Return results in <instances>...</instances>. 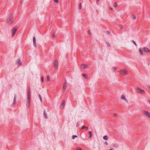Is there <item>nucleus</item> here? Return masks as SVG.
<instances>
[{"label": "nucleus", "mask_w": 150, "mask_h": 150, "mask_svg": "<svg viewBox=\"0 0 150 150\" xmlns=\"http://www.w3.org/2000/svg\"><path fill=\"white\" fill-rule=\"evenodd\" d=\"M76 150H82V149L79 147H78Z\"/></svg>", "instance_id": "obj_38"}, {"label": "nucleus", "mask_w": 150, "mask_h": 150, "mask_svg": "<svg viewBox=\"0 0 150 150\" xmlns=\"http://www.w3.org/2000/svg\"><path fill=\"white\" fill-rule=\"evenodd\" d=\"M17 27L16 26H15L13 29H12V37H13L14 35L16 32V31L17 30Z\"/></svg>", "instance_id": "obj_7"}, {"label": "nucleus", "mask_w": 150, "mask_h": 150, "mask_svg": "<svg viewBox=\"0 0 150 150\" xmlns=\"http://www.w3.org/2000/svg\"><path fill=\"white\" fill-rule=\"evenodd\" d=\"M99 1V0H96L97 2H98Z\"/></svg>", "instance_id": "obj_45"}, {"label": "nucleus", "mask_w": 150, "mask_h": 150, "mask_svg": "<svg viewBox=\"0 0 150 150\" xmlns=\"http://www.w3.org/2000/svg\"><path fill=\"white\" fill-rule=\"evenodd\" d=\"M44 116L45 118L46 119L47 118V115L46 113L45 112V110H44Z\"/></svg>", "instance_id": "obj_15"}, {"label": "nucleus", "mask_w": 150, "mask_h": 150, "mask_svg": "<svg viewBox=\"0 0 150 150\" xmlns=\"http://www.w3.org/2000/svg\"><path fill=\"white\" fill-rule=\"evenodd\" d=\"M50 80V78L49 76H48L47 78V80L48 81H49Z\"/></svg>", "instance_id": "obj_36"}, {"label": "nucleus", "mask_w": 150, "mask_h": 150, "mask_svg": "<svg viewBox=\"0 0 150 150\" xmlns=\"http://www.w3.org/2000/svg\"><path fill=\"white\" fill-rule=\"evenodd\" d=\"M81 67L82 69H84L86 67V65L85 64H83L81 65Z\"/></svg>", "instance_id": "obj_16"}, {"label": "nucleus", "mask_w": 150, "mask_h": 150, "mask_svg": "<svg viewBox=\"0 0 150 150\" xmlns=\"http://www.w3.org/2000/svg\"><path fill=\"white\" fill-rule=\"evenodd\" d=\"M88 34L91 35V32L89 30L88 31Z\"/></svg>", "instance_id": "obj_39"}, {"label": "nucleus", "mask_w": 150, "mask_h": 150, "mask_svg": "<svg viewBox=\"0 0 150 150\" xmlns=\"http://www.w3.org/2000/svg\"><path fill=\"white\" fill-rule=\"evenodd\" d=\"M114 115L115 116H117V114H115H115H114Z\"/></svg>", "instance_id": "obj_43"}, {"label": "nucleus", "mask_w": 150, "mask_h": 150, "mask_svg": "<svg viewBox=\"0 0 150 150\" xmlns=\"http://www.w3.org/2000/svg\"><path fill=\"white\" fill-rule=\"evenodd\" d=\"M117 3L116 2H115L114 4V6L115 7H117Z\"/></svg>", "instance_id": "obj_27"}, {"label": "nucleus", "mask_w": 150, "mask_h": 150, "mask_svg": "<svg viewBox=\"0 0 150 150\" xmlns=\"http://www.w3.org/2000/svg\"><path fill=\"white\" fill-rule=\"evenodd\" d=\"M67 84V83H66V80H65V81L64 83V84L63 85V87L66 88Z\"/></svg>", "instance_id": "obj_17"}, {"label": "nucleus", "mask_w": 150, "mask_h": 150, "mask_svg": "<svg viewBox=\"0 0 150 150\" xmlns=\"http://www.w3.org/2000/svg\"><path fill=\"white\" fill-rule=\"evenodd\" d=\"M82 75L86 79L87 78V77H88V76L87 75L85 74H82Z\"/></svg>", "instance_id": "obj_18"}, {"label": "nucleus", "mask_w": 150, "mask_h": 150, "mask_svg": "<svg viewBox=\"0 0 150 150\" xmlns=\"http://www.w3.org/2000/svg\"><path fill=\"white\" fill-rule=\"evenodd\" d=\"M41 81L42 82H43V81H44V78H43V76H42V78H41Z\"/></svg>", "instance_id": "obj_37"}, {"label": "nucleus", "mask_w": 150, "mask_h": 150, "mask_svg": "<svg viewBox=\"0 0 150 150\" xmlns=\"http://www.w3.org/2000/svg\"><path fill=\"white\" fill-rule=\"evenodd\" d=\"M107 33L108 34H109L110 33V32L109 31H107Z\"/></svg>", "instance_id": "obj_41"}, {"label": "nucleus", "mask_w": 150, "mask_h": 150, "mask_svg": "<svg viewBox=\"0 0 150 150\" xmlns=\"http://www.w3.org/2000/svg\"><path fill=\"white\" fill-rule=\"evenodd\" d=\"M132 42H133L134 43V44L136 46H137V44H136V43L135 42L134 40H132Z\"/></svg>", "instance_id": "obj_30"}, {"label": "nucleus", "mask_w": 150, "mask_h": 150, "mask_svg": "<svg viewBox=\"0 0 150 150\" xmlns=\"http://www.w3.org/2000/svg\"><path fill=\"white\" fill-rule=\"evenodd\" d=\"M66 88L63 87V89L62 90V92H64L66 89Z\"/></svg>", "instance_id": "obj_28"}, {"label": "nucleus", "mask_w": 150, "mask_h": 150, "mask_svg": "<svg viewBox=\"0 0 150 150\" xmlns=\"http://www.w3.org/2000/svg\"><path fill=\"white\" fill-rule=\"evenodd\" d=\"M119 72L123 75H125L127 74V73L125 69H121L120 71Z\"/></svg>", "instance_id": "obj_2"}, {"label": "nucleus", "mask_w": 150, "mask_h": 150, "mask_svg": "<svg viewBox=\"0 0 150 150\" xmlns=\"http://www.w3.org/2000/svg\"><path fill=\"white\" fill-rule=\"evenodd\" d=\"M119 27L121 29H122V25H120L119 26Z\"/></svg>", "instance_id": "obj_32"}, {"label": "nucleus", "mask_w": 150, "mask_h": 150, "mask_svg": "<svg viewBox=\"0 0 150 150\" xmlns=\"http://www.w3.org/2000/svg\"><path fill=\"white\" fill-rule=\"evenodd\" d=\"M55 33H53V34H52V37L53 38H54V37H55Z\"/></svg>", "instance_id": "obj_35"}, {"label": "nucleus", "mask_w": 150, "mask_h": 150, "mask_svg": "<svg viewBox=\"0 0 150 150\" xmlns=\"http://www.w3.org/2000/svg\"><path fill=\"white\" fill-rule=\"evenodd\" d=\"M142 113L146 116L150 117V113L148 111L145 110H144L142 111Z\"/></svg>", "instance_id": "obj_5"}, {"label": "nucleus", "mask_w": 150, "mask_h": 150, "mask_svg": "<svg viewBox=\"0 0 150 150\" xmlns=\"http://www.w3.org/2000/svg\"><path fill=\"white\" fill-rule=\"evenodd\" d=\"M106 44H107V46L108 47H110V44L108 43V42H106Z\"/></svg>", "instance_id": "obj_31"}, {"label": "nucleus", "mask_w": 150, "mask_h": 150, "mask_svg": "<svg viewBox=\"0 0 150 150\" xmlns=\"http://www.w3.org/2000/svg\"><path fill=\"white\" fill-rule=\"evenodd\" d=\"M16 95H15V96H14V98L13 101V105H14L16 102Z\"/></svg>", "instance_id": "obj_13"}, {"label": "nucleus", "mask_w": 150, "mask_h": 150, "mask_svg": "<svg viewBox=\"0 0 150 150\" xmlns=\"http://www.w3.org/2000/svg\"><path fill=\"white\" fill-rule=\"evenodd\" d=\"M28 98L27 100H28V103L29 104L30 102V96H31L30 91L29 89L28 90Z\"/></svg>", "instance_id": "obj_6"}, {"label": "nucleus", "mask_w": 150, "mask_h": 150, "mask_svg": "<svg viewBox=\"0 0 150 150\" xmlns=\"http://www.w3.org/2000/svg\"><path fill=\"white\" fill-rule=\"evenodd\" d=\"M143 50L145 52H150V50H149L147 47H144Z\"/></svg>", "instance_id": "obj_9"}, {"label": "nucleus", "mask_w": 150, "mask_h": 150, "mask_svg": "<svg viewBox=\"0 0 150 150\" xmlns=\"http://www.w3.org/2000/svg\"><path fill=\"white\" fill-rule=\"evenodd\" d=\"M85 129L86 130H87L88 129V127L85 126H83L81 128V129Z\"/></svg>", "instance_id": "obj_21"}, {"label": "nucleus", "mask_w": 150, "mask_h": 150, "mask_svg": "<svg viewBox=\"0 0 150 150\" xmlns=\"http://www.w3.org/2000/svg\"><path fill=\"white\" fill-rule=\"evenodd\" d=\"M103 139L104 140H108V137L106 135V136H104L103 137Z\"/></svg>", "instance_id": "obj_20"}, {"label": "nucleus", "mask_w": 150, "mask_h": 150, "mask_svg": "<svg viewBox=\"0 0 150 150\" xmlns=\"http://www.w3.org/2000/svg\"><path fill=\"white\" fill-rule=\"evenodd\" d=\"M114 146L116 147H118V145L117 144H115L114 145Z\"/></svg>", "instance_id": "obj_33"}, {"label": "nucleus", "mask_w": 150, "mask_h": 150, "mask_svg": "<svg viewBox=\"0 0 150 150\" xmlns=\"http://www.w3.org/2000/svg\"><path fill=\"white\" fill-rule=\"evenodd\" d=\"M79 9H81V3H80L79 4Z\"/></svg>", "instance_id": "obj_22"}, {"label": "nucleus", "mask_w": 150, "mask_h": 150, "mask_svg": "<svg viewBox=\"0 0 150 150\" xmlns=\"http://www.w3.org/2000/svg\"><path fill=\"white\" fill-rule=\"evenodd\" d=\"M113 70L115 71L117 69V68L116 67H113L112 68Z\"/></svg>", "instance_id": "obj_34"}, {"label": "nucleus", "mask_w": 150, "mask_h": 150, "mask_svg": "<svg viewBox=\"0 0 150 150\" xmlns=\"http://www.w3.org/2000/svg\"><path fill=\"white\" fill-rule=\"evenodd\" d=\"M133 17H132V19H133V20L135 19H136V17L135 16H134V15H133Z\"/></svg>", "instance_id": "obj_29"}, {"label": "nucleus", "mask_w": 150, "mask_h": 150, "mask_svg": "<svg viewBox=\"0 0 150 150\" xmlns=\"http://www.w3.org/2000/svg\"><path fill=\"white\" fill-rule=\"evenodd\" d=\"M139 52L140 53L141 55H143V51L141 48H139Z\"/></svg>", "instance_id": "obj_14"}, {"label": "nucleus", "mask_w": 150, "mask_h": 150, "mask_svg": "<svg viewBox=\"0 0 150 150\" xmlns=\"http://www.w3.org/2000/svg\"><path fill=\"white\" fill-rule=\"evenodd\" d=\"M109 150H113L112 149H109Z\"/></svg>", "instance_id": "obj_46"}, {"label": "nucleus", "mask_w": 150, "mask_h": 150, "mask_svg": "<svg viewBox=\"0 0 150 150\" xmlns=\"http://www.w3.org/2000/svg\"><path fill=\"white\" fill-rule=\"evenodd\" d=\"M39 96L40 101L42 102V98L41 95H39Z\"/></svg>", "instance_id": "obj_24"}, {"label": "nucleus", "mask_w": 150, "mask_h": 150, "mask_svg": "<svg viewBox=\"0 0 150 150\" xmlns=\"http://www.w3.org/2000/svg\"><path fill=\"white\" fill-rule=\"evenodd\" d=\"M33 44L35 46V47H36V45L35 43L36 41H35V37L34 36L33 38Z\"/></svg>", "instance_id": "obj_11"}, {"label": "nucleus", "mask_w": 150, "mask_h": 150, "mask_svg": "<svg viewBox=\"0 0 150 150\" xmlns=\"http://www.w3.org/2000/svg\"><path fill=\"white\" fill-rule=\"evenodd\" d=\"M148 101L150 103V100H149Z\"/></svg>", "instance_id": "obj_47"}, {"label": "nucleus", "mask_w": 150, "mask_h": 150, "mask_svg": "<svg viewBox=\"0 0 150 150\" xmlns=\"http://www.w3.org/2000/svg\"><path fill=\"white\" fill-rule=\"evenodd\" d=\"M121 98L122 99H123L124 100L126 101V102H127V99L126 98L125 96H124L123 95H122Z\"/></svg>", "instance_id": "obj_12"}, {"label": "nucleus", "mask_w": 150, "mask_h": 150, "mask_svg": "<svg viewBox=\"0 0 150 150\" xmlns=\"http://www.w3.org/2000/svg\"><path fill=\"white\" fill-rule=\"evenodd\" d=\"M110 9L111 10H112V8H111V7H110Z\"/></svg>", "instance_id": "obj_42"}, {"label": "nucleus", "mask_w": 150, "mask_h": 150, "mask_svg": "<svg viewBox=\"0 0 150 150\" xmlns=\"http://www.w3.org/2000/svg\"><path fill=\"white\" fill-rule=\"evenodd\" d=\"M78 122L77 123V125H76V126L77 127L78 126Z\"/></svg>", "instance_id": "obj_44"}, {"label": "nucleus", "mask_w": 150, "mask_h": 150, "mask_svg": "<svg viewBox=\"0 0 150 150\" xmlns=\"http://www.w3.org/2000/svg\"><path fill=\"white\" fill-rule=\"evenodd\" d=\"M12 16H10L7 19L6 22L8 24H11L13 23Z\"/></svg>", "instance_id": "obj_1"}, {"label": "nucleus", "mask_w": 150, "mask_h": 150, "mask_svg": "<svg viewBox=\"0 0 150 150\" xmlns=\"http://www.w3.org/2000/svg\"><path fill=\"white\" fill-rule=\"evenodd\" d=\"M65 101L64 100L62 101V102L61 104V105H60L61 107H62V108H62V109H63L64 108V105H65Z\"/></svg>", "instance_id": "obj_8"}, {"label": "nucleus", "mask_w": 150, "mask_h": 150, "mask_svg": "<svg viewBox=\"0 0 150 150\" xmlns=\"http://www.w3.org/2000/svg\"><path fill=\"white\" fill-rule=\"evenodd\" d=\"M137 90H139V91H138V92L139 93H141L143 94H144L145 93V92L144 91V90L140 88L139 87H137Z\"/></svg>", "instance_id": "obj_4"}, {"label": "nucleus", "mask_w": 150, "mask_h": 150, "mask_svg": "<svg viewBox=\"0 0 150 150\" xmlns=\"http://www.w3.org/2000/svg\"><path fill=\"white\" fill-rule=\"evenodd\" d=\"M27 106L28 107H29L30 106V102L29 103V104L28 103V100H27Z\"/></svg>", "instance_id": "obj_25"}, {"label": "nucleus", "mask_w": 150, "mask_h": 150, "mask_svg": "<svg viewBox=\"0 0 150 150\" xmlns=\"http://www.w3.org/2000/svg\"><path fill=\"white\" fill-rule=\"evenodd\" d=\"M54 66L56 69H57L58 68V62L57 59H55L54 63Z\"/></svg>", "instance_id": "obj_3"}, {"label": "nucleus", "mask_w": 150, "mask_h": 150, "mask_svg": "<svg viewBox=\"0 0 150 150\" xmlns=\"http://www.w3.org/2000/svg\"><path fill=\"white\" fill-rule=\"evenodd\" d=\"M105 144H106L107 145H108V143L107 142H105Z\"/></svg>", "instance_id": "obj_40"}, {"label": "nucleus", "mask_w": 150, "mask_h": 150, "mask_svg": "<svg viewBox=\"0 0 150 150\" xmlns=\"http://www.w3.org/2000/svg\"><path fill=\"white\" fill-rule=\"evenodd\" d=\"M88 133H89V134H90V136H89V138H90L92 137V132H91V131H89L88 132Z\"/></svg>", "instance_id": "obj_19"}, {"label": "nucleus", "mask_w": 150, "mask_h": 150, "mask_svg": "<svg viewBox=\"0 0 150 150\" xmlns=\"http://www.w3.org/2000/svg\"><path fill=\"white\" fill-rule=\"evenodd\" d=\"M53 1L54 2L57 3H59V0H53Z\"/></svg>", "instance_id": "obj_26"}, {"label": "nucleus", "mask_w": 150, "mask_h": 150, "mask_svg": "<svg viewBox=\"0 0 150 150\" xmlns=\"http://www.w3.org/2000/svg\"><path fill=\"white\" fill-rule=\"evenodd\" d=\"M77 137V136L76 135H73L72 136V138L73 139H74L75 137Z\"/></svg>", "instance_id": "obj_23"}, {"label": "nucleus", "mask_w": 150, "mask_h": 150, "mask_svg": "<svg viewBox=\"0 0 150 150\" xmlns=\"http://www.w3.org/2000/svg\"><path fill=\"white\" fill-rule=\"evenodd\" d=\"M17 64L19 66H20L21 65V64H22V63L21 61V60L19 59H18L17 60Z\"/></svg>", "instance_id": "obj_10"}]
</instances>
